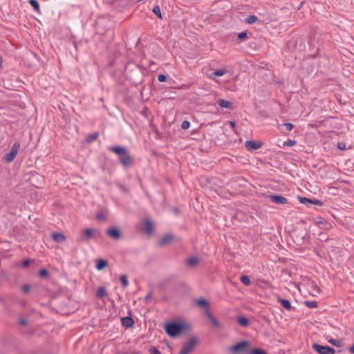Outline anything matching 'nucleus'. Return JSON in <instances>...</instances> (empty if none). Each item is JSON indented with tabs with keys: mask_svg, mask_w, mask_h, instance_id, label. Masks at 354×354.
<instances>
[{
	"mask_svg": "<svg viewBox=\"0 0 354 354\" xmlns=\"http://www.w3.org/2000/svg\"><path fill=\"white\" fill-rule=\"evenodd\" d=\"M2 67H0V70L1 69Z\"/></svg>",
	"mask_w": 354,
	"mask_h": 354,
	"instance_id": "5fc2aeb1",
	"label": "nucleus"
},
{
	"mask_svg": "<svg viewBox=\"0 0 354 354\" xmlns=\"http://www.w3.org/2000/svg\"><path fill=\"white\" fill-rule=\"evenodd\" d=\"M94 235L100 236V231L93 228H87L84 231L83 235L81 237L82 241H88Z\"/></svg>",
	"mask_w": 354,
	"mask_h": 354,
	"instance_id": "0eeeda50",
	"label": "nucleus"
},
{
	"mask_svg": "<svg viewBox=\"0 0 354 354\" xmlns=\"http://www.w3.org/2000/svg\"><path fill=\"white\" fill-rule=\"evenodd\" d=\"M312 348L319 354H335V351L333 348L328 346H322L317 343H314Z\"/></svg>",
	"mask_w": 354,
	"mask_h": 354,
	"instance_id": "20e7f679",
	"label": "nucleus"
},
{
	"mask_svg": "<svg viewBox=\"0 0 354 354\" xmlns=\"http://www.w3.org/2000/svg\"><path fill=\"white\" fill-rule=\"evenodd\" d=\"M149 352L150 354H162L161 352L158 351L155 346L150 347Z\"/></svg>",
	"mask_w": 354,
	"mask_h": 354,
	"instance_id": "e433bc0d",
	"label": "nucleus"
},
{
	"mask_svg": "<svg viewBox=\"0 0 354 354\" xmlns=\"http://www.w3.org/2000/svg\"><path fill=\"white\" fill-rule=\"evenodd\" d=\"M108 150L116 154L118 162L124 169H129L133 166V158L126 147L121 145L110 146L108 147Z\"/></svg>",
	"mask_w": 354,
	"mask_h": 354,
	"instance_id": "f257e3e1",
	"label": "nucleus"
},
{
	"mask_svg": "<svg viewBox=\"0 0 354 354\" xmlns=\"http://www.w3.org/2000/svg\"><path fill=\"white\" fill-rule=\"evenodd\" d=\"M106 234L107 236H109L114 239H118L121 236V232H120V230H118L115 227H112V228L108 229L106 230Z\"/></svg>",
	"mask_w": 354,
	"mask_h": 354,
	"instance_id": "f8f14e48",
	"label": "nucleus"
},
{
	"mask_svg": "<svg viewBox=\"0 0 354 354\" xmlns=\"http://www.w3.org/2000/svg\"><path fill=\"white\" fill-rule=\"evenodd\" d=\"M120 281L123 287L126 288L129 286V281L126 275L123 274L120 277Z\"/></svg>",
	"mask_w": 354,
	"mask_h": 354,
	"instance_id": "7c9ffc66",
	"label": "nucleus"
},
{
	"mask_svg": "<svg viewBox=\"0 0 354 354\" xmlns=\"http://www.w3.org/2000/svg\"><path fill=\"white\" fill-rule=\"evenodd\" d=\"M151 297V293H149L146 297H145V299L147 301L148 299H149Z\"/></svg>",
	"mask_w": 354,
	"mask_h": 354,
	"instance_id": "8fccbe9b",
	"label": "nucleus"
},
{
	"mask_svg": "<svg viewBox=\"0 0 354 354\" xmlns=\"http://www.w3.org/2000/svg\"><path fill=\"white\" fill-rule=\"evenodd\" d=\"M119 188L122 192H127V189L124 185H119Z\"/></svg>",
	"mask_w": 354,
	"mask_h": 354,
	"instance_id": "49530a36",
	"label": "nucleus"
},
{
	"mask_svg": "<svg viewBox=\"0 0 354 354\" xmlns=\"http://www.w3.org/2000/svg\"><path fill=\"white\" fill-rule=\"evenodd\" d=\"M238 324L241 326H247L248 325V319L244 316H241L237 318Z\"/></svg>",
	"mask_w": 354,
	"mask_h": 354,
	"instance_id": "aec40b11",
	"label": "nucleus"
},
{
	"mask_svg": "<svg viewBox=\"0 0 354 354\" xmlns=\"http://www.w3.org/2000/svg\"><path fill=\"white\" fill-rule=\"evenodd\" d=\"M312 205H319V206H322L323 205V202L322 201H319V200L313 199Z\"/></svg>",
	"mask_w": 354,
	"mask_h": 354,
	"instance_id": "79ce46f5",
	"label": "nucleus"
},
{
	"mask_svg": "<svg viewBox=\"0 0 354 354\" xmlns=\"http://www.w3.org/2000/svg\"><path fill=\"white\" fill-rule=\"evenodd\" d=\"M2 65H3V59H2V57H0V67H2Z\"/></svg>",
	"mask_w": 354,
	"mask_h": 354,
	"instance_id": "3c124183",
	"label": "nucleus"
},
{
	"mask_svg": "<svg viewBox=\"0 0 354 354\" xmlns=\"http://www.w3.org/2000/svg\"><path fill=\"white\" fill-rule=\"evenodd\" d=\"M49 272L46 269H42L39 272V276L41 278H46L48 277Z\"/></svg>",
	"mask_w": 354,
	"mask_h": 354,
	"instance_id": "f704fd0d",
	"label": "nucleus"
},
{
	"mask_svg": "<svg viewBox=\"0 0 354 354\" xmlns=\"http://www.w3.org/2000/svg\"><path fill=\"white\" fill-rule=\"evenodd\" d=\"M20 149V144L18 142H16L13 144L12 146V148L10 151V152L6 156L5 160L8 162H11L14 160L16 156L19 153V151Z\"/></svg>",
	"mask_w": 354,
	"mask_h": 354,
	"instance_id": "423d86ee",
	"label": "nucleus"
},
{
	"mask_svg": "<svg viewBox=\"0 0 354 354\" xmlns=\"http://www.w3.org/2000/svg\"><path fill=\"white\" fill-rule=\"evenodd\" d=\"M108 265V262L104 259H100L96 262V268L98 270H101L106 267Z\"/></svg>",
	"mask_w": 354,
	"mask_h": 354,
	"instance_id": "a211bd4d",
	"label": "nucleus"
},
{
	"mask_svg": "<svg viewBox=\"0 0 354 354\" xmlns=\"http://www.w3.org/2000/svg\"><path fill=\"white\" fill-rule=\"evenodd\" d=\"M198 259L196 257H191L186 261L187 265L190 267H194L196 266L198 263Z\"/></svg>",
	"mask_w": 354,
	"mask_h": 354,
	"instance_id": "412c9836",
	"label": "nucleus"
},
{
	"mask_svg": "<svg viewBox=\"0 0 354 354\" xmlns=\"http://www.w3.org/2000/svg\"><path fill=\"white\" fill-rule=\"evenodd\" d=\"M216 103L221 108H226L230 109L232 108V103L226 100L219 99Z\"/></svg>",
	"mask_w": 354,
	"mask_h": 354,
	"instance_id": "dca6fc26",
	"label": "nucleus"
},
{
	"mask_svg": "<svg viewBox=\"0 0 354 354\" xmlns=\"http://www.w3.org/2000/svg\"><path fill=\"white\" fill-rule=\"evenodd\" d=\"M179 354H182V353H180Z\"/></svg>",
	"mask_w": 354,
	"mask_h": 354,
	"instance_id": "6e6d98bb",
	"label": "nucleus"
},
{
	"mask_svg": "<svg viewBox=\"0 0 354 354\" xmlns=\"http://www.w3.org/2000/svg\"><path fill=\"white\" fill-rule=\"evenodd\" d=\"M153 229V225L152 221L150 220H146L144 222V232L147 234H150L152 233Z\"/></svg>",
	"mask_w": 354,
	"mask_h": 354,
	"instance_id": "4468645a",
	"label": "nucleus"
},
{
	"mask_svg": "<svg viewBox=\"0 0 354 354\" xmlns=\"http://www.w3.org/2000/svg\"><path fill=\"white\" fill-rule=\"evenodd\" d=\"M337 148L342 151L346 149V144L344 142H338L337 143Z\"/></svg>",
	"mask_w": 354,
	"mask_h": 354,
	"instance_id": "a19ab883",
	"label": "nucleus"
},
{
	"mask_svg": "<svg viewBox=\"0 0 354 354\" xmlns=\"http://www.w3.org/2000/svg\"><path fill=\"white\" fill-rule=\"evenodd\" d=\"M250 354H267L266 351L261 348H254L249 352Z\"/></svg>",
	"mask_w": 354,
	"mask_h": 354,
	"instance_id": "2f4dec72",
	"label": "nucleus"
},
{
	"mask_svg": "<svg viewBox=\"0 0 354 354\" xmlns=\"http://www.w3.org/2000/svg\"><path fill=\"white\" fill-rule=\"evenodd\" d=\"M30 5L34 8L35 10L39 11V3L37 0H29Z\"/></svg>",
	"mask_w": 354,
	"mask_h": 354,
	"instance_id": "c756f323",
	"label": "nucleus"
},
{
	"mask_svg": "<svg viewBox=\"0 0 354 354\" xmlns=\"http://www.w3.org/2000/svg\"><path fill=\"white\" fill-rule=\"evenodd\" d=\"M174 238V235L173 234L167 233L158 241V244L159 246H164L171 243Z\"/></svg>",
	"mask_w": 354,
	"mask_h": 354,
	"instance_id": "9d476101",
	"label": "nucleus"
},
{
	"mask_svg": "<svg viewBox=\"0 0 354 354\" xmlns=\"http://www.w3.org/2000/svg\"><path fill=\"white\" fill-rule=\"evenodd\" d=\"M350 352L354 354V343L353 345L349 349Z\"/></svg>",
	"mask_w": 354,
	"mask_h": 354,
	"instance_id": "de8ad7c7",
	"label": "nucleus"
},
{
	"mask_svg": "<svg viewBox=\"0 0 354 354\" xmlns=\"http://www.w3.org/2000/svg\"><path fill=\"white\" fill-rule=\"evenodd\" d=\"M196 304L202 308H208V302L205 299H199L197 300Z\"/></svg>",
	"mask_w": 354,
	"mask_h": 354,
	"instance_id": "bb28decb",
	"label": "nucleus"
},
{
	"mask_svg": "<svg viewBox=\"0 0 354 354\" xmlns=\"http://www.w3.org/2000/svg\"><path fill=\"white\" fill-rule=\"evenodd\" d=\"M98 136H99V133L97 132L90 134L86 137V141L88 143L93 142V141L96 140L98 138Z\"/></svg>",
	"mask_w": 354,
	"mask_h": 354,
	"instance_id": "4be33fe9",
	"label": "nucleus"
},
{
	"mask_svg": "<svg viewBox=\"0 0 354 354\" xmlns=\"http://www.w3.org/2000/svg\"><path fill=\"white\" fill-rule=\"evenodd\" d=\"M188 328V325L184 322H171L165 325L166 333L171 337H176Z\"/></svg>",
	"mask_w": 354,
	"mask_h": 354,
	"instance_id": "f03ea898",
	"label": "nucleus"
},
{
	"mask_svg": "<svg viewBox=\"0 0 354 354\" xmlns=\"http://www.w3.org/2000/svg\"><path fill=\"white\" fill-rule=\"evenodd\" d=\"M19 324L23 326L26 325L27 321L25 319H21L19 321Z\"/></svg>",
	"mask_w": 354,
	"mask_h": 354,
	"instance_id": "a18cd8bd",
	"label": "nucleus"
},
{
	"mask_svg": "<svg viewBox=\"0 0 354 354\" xmlns=\"http://www.w3.org/2000/svg\"><path fill=\"white\" fill-rule=\"evenodd\" d=\"M152 11L159 19H162L160 8L159 6H154Z\"/></svg>",
	"mask_w": 354,
	"mask_h": 354,
	"instance_id": "a878e982",
	"label": "nucleus"
},
{
	"mask_svg": "<svg viewBox=\"0 0 354 354\" xmlns=\"http://www.w3.org/2000/svg\"><path fill=\"white\" fill-rule=\"evenodd\" d=\"M304 304L307 307L311 308H316L317 306V302L315 301H306Z\"/></svg>",
	"mask_w": 354,
	"mask_h": 354,
	"instance_id": "473e14b6",
	"label": "nucleus"
},
{
	"mask_svg": "<svg viewBox=\"0 0 354 354\" xmlns=\"http://www.w3.org/2000/svg\"><path fill=\"white\" fill-rule=\"evenodd\" d=\"M111 304H113V306L114 305V301L113 300H111Z\"/></svg>",
	"mask_w": 354,
	"mask_h": 354,
	"instance_id": "864d4df0",
	"label": "nucleus"
},
{
	"mask_svg": "<svg viewBox=\"0 0 354 354\" xmlns=\"http://www.w3.org/2000/svg\"><path fill=\"white\" fill-rule=\"evenodd\" d=\"M190 127V122L187 120H184L181 124V128L184 130L188 129Z\"/></svg>",
	"mask_w": 354,
	"mask_h": 354,
	"instance_id": "4c0bfd02",
	"label": "nucleus"
},
{
	"mask_svg": "<svg viewBox=\"0 0 354 354\" xmlns=\"http://www.w3.org/2000/svg\"><path fill=\"white\" fill-rule=\"evenodd\" d=\"M53 239L57 243H63L66 241V236L63 233L55 232L52 234Z\"/></svg>",
	"mask_w": 354,
	"mask_h": 354,
	"instance_id": "2eb2a0df",
	"label": "nucleus"
},
{
	"mask_svg": "<svg viewBox=\"0 0 354 354\" xmlns=\"http://www.w3.org/2000/svg\"><path fill=\"white\" fill-rule=\"evenodd\" d=\"M122 324L127 328L132 327L135 322L131 317H124L121 319Z\"/></svg>",
	"mask_w": 354,
	"mask_h": 354,
	"instance_id": "ddd939ff",
	"label": "nucleus"
},
{
	"mask_svg": "<svg viewBox=\"0 0 354 354\" xmlns=\"http://www.w3.org/2000/svg\"><path fill=\"white\" fill-rule=\"evenodd\" d=\"M30 263V259H26L23 262V266L24 267H28Z\"/></svg>",
	"mask_w": 354,
	"mask_h": 354,
	"instance_id": "c03bdc74",
	"label": "nucleus"
},
{
	"mask_svg": "<svg viewBox=\"0 0 354 354\" xmlns=\"http://www.w3.org/2000/svg\"><path fill=\"white\" fill-rule=\"evenodd\" d=\"M240 281L245 286H250V283H251V281H250L249 277L247 276V275L241 276V278H240Z\"/></svg>",
	"mask_w": 354,
	"mask_h": 354,
	"instance_id": "393cba45",
	"label": "nucleus"
},
{
	"mask_svg": "<svg viewBox=\"0 0 354 354\" xmlns=\"http://www.w3.org/2000/svg\"><path fill=\"white\" fill-rule=\"evenodd\" d=\"M107 295L106 290L104 287H100L96 292V297L100 299H103Z\"/></svg>",
	"mask_w": 354,
	"mask_h": 354,
	"instance_id": "6ab92c4d",
	"label": "nucleus"
},
{
	"mask_svg": "<svg viewBox=\"0 0 354 354\" xmlns=\"http://www.w3.org/2000/svg\"><path fill=\"white\" fill-rule=\"evenodd\" d=\"M259 20V18L255 16V15H249L248 16V17L245 19V22L249 24H252L255 22H257V21Z\"/></svg>",
	"mask_w": 354,
	"mask_h": 354,
	"instance_id": "b1692460",
	"label": "nucleus"
},
{
	"mask_svg": "<svg viewBox=\"0 0 354 354\" xmlns=\"http://www.w3.org/2000/svg\"><path fill=\"white\" fill-rule=\"evenodd\" d=\"M158 80L160 82H164L167 80V76L164 74H160L158 76Z\"/></svg>",
	"mask_w": 354,
	"mask_h": 354,
	"instance_id": "ea45409f",
	"label": "nucleus"
},
{
	"mask_svg": "<svg viewBox=\"0 0 354 354\" xmlns=\"http://www.w3.org/2000/svg\"><path fill=\"white\" fill-rule=\"evenodd\" d=\"M230 124L232 126V127H235V122H230Z\"/></svg>",
	"mask_w": 354,
	"mask_h": 354,
	"instance_id": "603ef678",
	"label": "nucleus"
},
{
	"mask_svg": "<svg viewBox=\"0 0 354 354\" xmlns=\"http://www.w3.org/2000/svg\"><path fill=\"white\" fill-rule=\"evenodd\" d=\"M299 201L301 203L306 205L307 207H310L312 205L313 199L306 197H299Z\"/></svg>",
	"mask_w": 354,
	"mask_h": 354,
	"instance_id": "5701e85b",
	"label": "nucleus"
},
{
	"mask_svg": "<svg viewBox=\"0 0 354 354\" xmlns=\"http://www.w3.org/2000/svg\"><path fill=\"white\" fill-rule=\"evenodd\" d=\"M249 343L247 341L241 342L233 346L228 348V351L234 354H241L244 353L246 348L248 346Z\"/></svg>",
	"mask_w": 354,
	"mask_h": 354,
	"instance_id": "7ed1b4c3",
	"label": "nucleus"
},
{
	"mask_svg": "<svg viewBox=\"0 0 354 354\" xmlns=\"http://www.w3.org/2000/svg\"><path fill=\"white\" fill-rule=\"evenodd\" d=\"M282 130H286L287 131H290L294 128V125L292 123L286 122L281 125Z\"/></svg>",
	"mask_w": 354,
	"mask_h": 354,
	"instance_id": "cd10ccee",
	"label": "nucleus"
},
{
	"mask_svg": "<svg viewBox=\"0 0 354 354\" xmlns=\"http://www.w3.org/2000/svg\"><path fill=\"white\" fill-rule=\"evenodd\" d=\"M22 290L25 293H28L30 290V286L29 285H24L22 287Z\"/></svg>",
	"mask_w": 354,
	"mask_h": 354,
	"instance_id": "37998d69",
	"label": "nucleus"
},
{
	"mask_svg": "<svg viewBox=\"0 0 354 354\" xmlns=\"http://www.w3.org/2000/svg\"><path fill=\"white\" fill-rule=\"evenodd\" d=\"M196 344V339L195 337L191 338L189 341L183 346L180 353L182 354H189L192 351Z\"/></svg>",
	"mask_w": 354,
	"mask_h": 354,
	"instance_id": "6e6552de",
	"label": "nucleus"
},
{
	"mask_svg": "<svg viewBox=\"0 0 354 354\" xmlns=\"http://www.w3.org/2000/svg\"><path fill=\"white\" fill-rule=\"evenodd\" d=\"M247 37H248V33L246 32H242L238 35V39H239L241 40H243V39H246Z\"/></svg>",
	"mask_w": 354,
	"mask_h": 354,
	"instance_id": "58836bf2",
	"label": "nucleus"
},
{
	"mask_svg": "<svg viewBox=\"0 0 354 354\" xmlns=\"http://www.w3.org/2000/svg\"><path fill=\"white\" fill-rule=\"evenodd\" d=\"M245 146L248 150L253 151L259 149L262 146V144L259 142L248 140L245 142Z\"/></svg>",
	"mask_w": 354,
	"mask_h": 354,
	"instance_id": "9b49d317",
	"label": "nucleus"
},
{
	"mask_svg": "<svg viewBox=\"0 0 354 354\" xmlns=\"http://www.w3.org/2000/svg\"><path fill=\"white\" fill-rule=\"evenodd\" d=\"M296 145V141L295 140L288 139L287 141H285L283 145L285 147H291Z\"/></svg>",
	"mask_w": 354,
	"mask_h": 354,
	"instance_id": "72a5a7b5",
	"label": "nucleus"
},
{
	"mask_svg": "<svg viewBox=\"0 0 354 354\" xmlns=\"http://www.w3.org/2000/svg\"><path fill=\"white\" fill-rule=\"evenodd\" d=\"M226 73V71L225 70H223V69H218V70H216L214 72V75L215 76H217V77H221L223 76V75H225Z\"/></svg>",
	"mask_w": 354,
	"mask_h": 354,
	"instance_id": "c9c22d12",
	"label": "nucleus"
},
{
	"mask_svg": "<svg viewBox=\"0 0 354 354\" xmlns=\"http://www.w3.org/2000/svg\"><path fill=\"white\" fill-rule=\"evenodd\" d=\"M269 198L271 201L278 205H285L288 203V199L281 195H270Z\"/></svg>",
	"mask_w": 354,
	"mask_h": 354,
	"instance_id": "1a4fd4ad",
	"label": "nucleus"
},
{
	"mask_svg": "<svg viewBox=\"0 0 354 354\" xmlns=\"http://www.w3.org/2000/svg\"><path fill=\"white\" fill-rule=\"evenodd\" d=\"M103 218V214H97V218L98 219H101Z\"/></svg>",
	"mask_w": 354,
	"mask_h": 354,
	"instance_id": "09e8293b",
	"label": "nucleus"
},
{
	"mask_svg": "<svg viewBox=\"0 0 354 354\" xmlns=\"http://www.w3.org/2000/svg\"><path fill=\"white\" fill-rule=\"evenodd\" d=\"M278 302L286 310H291L292 306L290 302L286 299L279 298Z\"/></svg>",
	"mask_w": 354,
	"mask_h": 354,
	"instance_id": "f3484780",
	"label": "nucleus"
},
{
	"mask_svg": "<svg viewBox=\"0 0 354 354\" xmlns=\"http://www.w3.org/2000/svg\"><path fill=\"white\" fill-rule=\"evenodd\" d=\"M328 342L330 344H331L332 345L335 346L337 347H342V342L339 340L336 339L330 338L328 340Z\"/></svg>",
	"mask_w": 354,
	"mask_h": 354,
	"instance_id": "c85d7f7f",
	"label": "nucleus"
},
{
	"mask_svg": "<svg viewBox=\"0 0 354 354\" xmlns=\"http://www.w3.org/2000/svg\"><path fill=\"white\" fill-rule=\"evenodd\" d=\"M205 315L209 320L214 328L218 330H222L224 328V325L213 316L209 309H207L205 311Z\"/></svg>",
	"mask_w": 354,
	"mask_h": 354,
	"instance_id": "39448f33",
	"label": "nucleus"
}]
</instances>
